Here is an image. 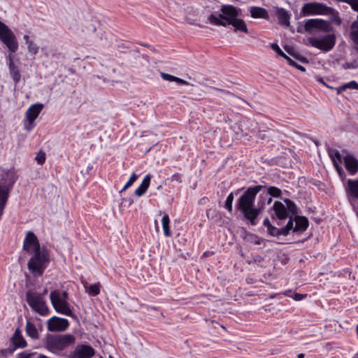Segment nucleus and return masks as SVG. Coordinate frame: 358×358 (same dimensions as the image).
<instances>
[{"mask_svg":"<svg viewBox=\"0 0 358 358\" xmlns=\"http://www.w3.org/2000/svg\"><path fill=\"white\" fill-rule=\"evenodd\" d=\"M303 29L308 34L319 32L308 38V43L312 47L327 52L335 46L336 36L332 32L334 28L329 22L319 18L305 20Z\"/></svg>","mask_w":358,"mask_h":358,"instance_id":"f257e3e1","label":"nucleus"},{"mask_svg":"<svg viewBox=\"0 0 358 358\" xmlns=\"http://www.w3.org/2000/svg\"><path fill=\"white\" fill-rule=\"evenodd\" d=\"M262 185L250 186L243 193L237 201L236 207L252 225H256V219L260 209L255 208V200L257 194L263 189Z\"/></svg>","mask_w":358,"mask_h":358,"instance_id":"f03ea898","label":"nucleus"},{"mask_svg":"<svg viewBox=\"0 0 358 358\" xmlns=\"http://www.w3.org/2000/svg\"><path fill=\"white\" fill-rule=\"evenodd\" d=\"M311 15H332V22L337 25L341 24V19L338 16V12L334 8L329 7L324 3L318 2H309L304 3L300 11L301 17Z\"/></svg>","mask_w":358,"mask_h":358,"instance_id":"7ed1b4c3","label":"nucleus"},{"mask_svg":"<svg viewBox=\"0 0 358 358\" xmlns=\"http://www.w3.org/2000/svg\"><path fill=\"white\" fill-rule=\"evenodd\" d=\"M76 338L69 334H50L45 336V343L46 348L51 352L57 353L61 352L68 347L73 345Z\"/></svg>","mask_w":358,"mask_h":358,"instance_id":"20e7f679","label":"nucleus"},{"mask_svg":"<svg viewBox=\"0 0 358 358\" xmlns=\"http://www.w3.org/2000/svg\"><path fill=\"white\" fill-rule=\"evenodd\" d=\"M49 262V253L45 248H43L34 252V255L27 264L28 269L34 276H41Z\"/></svg>","mask_w":358,"mask_h":358,"instance_id":"39448f33","label":"nucleus"},{"mask_svg":"<svg viewBox=\"0 0 358 358\" xmlns=\"http://www.w3.org/2000/svg\"><path fill=\"white\" fill-rule=\"evenodd\" d=\"M271 214L272 219H276L279 222L289 218L288 221L292 220V217L297 214V207L296 204L289 199H285L284 203L275 201L273 206Z\"/></svg>","mask_w":358,"mask_h":358,"instance_id":"423d86ee","label":"nucleus"},{"mask_svg":"<svg viewBox=\"0 0 358 358\" xmlns=\"http://www.w3.org/2000/svg\"><path fill=\"white\" fill-rule=\"evenodd\" d=\"M220 11L221 13L218 15L212 13L208 16V21L210 24L227 27V22L232 21L239 15L240 9L232 5H222Z\"/></svg>","mask_w":358,"mask_h":358,"instance_id":"0eeeda50","label":"nucleus"},{"mask_svg":"<svg viewBox=\"0 0 358 358\" xmlns=\"http://www.w3.org/2000/svg\"><path fill=\"white\" fill-rule=\"evenodd\" d=\"M50 298L53 308L57 313L67 316L73 315V312L66 301L68 298L66 291L53 290L50 292Z\"/></svg>","mask_w":358,"mask_h":358,"instance_id":"6e6552de","label":"nucleus"},{"mask_svg":"<svg viewBox=\"0 0 358 358\" xmlns=\"http://www.w3.org/2000/svg\"><path fill=\"white\" fill-rule=\"evenodd\" d=\"M46 293L47 290L45 289L43 294L27 292L26 294L27 301L29 306L34 311L43 316L48 315L50 312L49 308L43 299V295Z\"/></svg>","mask_w":358,"mask_h":358,"instance_id":"1a4fd4ad","label":"nucleus"},{"mask_svg":"<svg viewBox=\"0 0 358 358\" xmlns=\"http://www.w3.org/2000/svg\"><path fill=\"white\" fill-rule=\"evenodd\" d=\"M0 41L8 50L15 53L18 49V43L15 35L11 29L3 22L0 21Z\"/></svg>","mask_w":358,"mask_h":358,"instance_id":"9d476101","label":"nucleus"},{"mask_svg":"<svg viewBox=\"0 0 358 358\" xmlns=\"http://www.w3.org/2000/svg\"><path fill=\"white\" fill-rule=\"evenodd\" d=\"M44 105L43 103H36L31 105L27 110L24 120V127L26 131H30L34 128V121L39 115Z\"/></svg>","mask_w":358,"mask_h":358,"instance_id":"9b49d317","label":"nucleus"},{"mask_svg":"<svg viewBox=\"0 0 358 358\" xmlns=\"http://www.w3.org/2000/svg\"><path fill=\"white\" fill-rule=\"evenodd\" d=\"M95 355V350L88 344H78L70 352L68 358H92Z\"/></svg>","mask_w":358,"mask_h":358,"instance_id":"f8f14e48","label":"nucleus"},{"mask_svg":"<svg viewBox=\"0 0 358 358\" xmlns=\"http://www.w3.org/2000/svg\"><path fill=\"white\" fill-rule=\"evenodd\" d=\"M69 326V320L66 318H61L53 316L47 322V328L49 331H64Z\"/></svg>","mask_w":358,"mask_h":358,"instance_id":"ddd939ff","label":"nucleus"},{"mask_svg":"<svg viewBox=\"0 0 358 358\" xmlns=\"http://www.w3.org/2000/svg\"><path fill=\"white\" fill-rule=\"evenodd\" d=\"M39 241L31 231L27 232L25 238L23 241V250L27 252H35L41 250Z\"/></svg>","mask_w":358,"mask_h":358,"instance_id":"4468645a","label":"nucleus"},{"mask_svg":"<svg viewBox=\"0 0 358 358\" xmlns=\"http://www.w3.org/2000/svg\"><path fill=\"white\" fill-rule=\"evenodd\" d=\"M338 1L344 2L350 5L351 8L358 12V0H337ZM350 37L353 42L357 45L358 50V14L357 20L354 21L351 25Z\"/></svg>","mask_w":358,"mask_h":358,"instance_id":"2eb2a0df","label":"nucleus"},{"mask_svg":"<svg viewBox=\"0 0 358 358\" xmlns=\"http://www.w3.org/2000/svg\"><path fill=\"white\" fill-rule=\"evenodd\" d=\"M293 228L291 229L293 233L301 234L305 231L309 224L308 219L304 216H299L295 214L293 217Z\"/></svg>","mask_w":358,"mask_h":358,"instance_id":"dca6fc26","label":"nucleus"},{"mask_svg":"<svg viewBox=\"0 0 358 358\" xmlns=\"http://www.w3.org/2000/svg\"><path fill=\"white\" fill-rule=\"evenodd\" d=\"M329 154V157H331L333 162L334 166H335L337 173H338L341 178H343L345 176V171L341 166L343 158L342 157L339 151L337 150H330Z\"/></svg>","mask_w":358,"mask_h":358,"instance_id":"f3484780","label":"nucleus"},{"mask_svg":"<svg viewBox=\"0 0 358 358\" xmlns=\"http://www.w3.org/2000/svg\"><path fill=\"white\" fill-rule=\"evenodd\" d=\"M293 228V220L288 221L286 226L278 229L272 224H269L267 229L268 233L272 236H287Z\"/></svg>","mask_w":358,"mask_h":358,"instance_id":"a211bd4d","label":"nucleus"},{"mask_svg":"<svg viewBox=\"0 0 358 358\" xmlns=\"http://www.w3.org/2000/svg\"><path fill=\"white\" fill-rule=\"evenodd\" d=\"M345 169L351 175H355L358 171V160L352 155L347 154L343 157Z\"/></svg>","mask_w":358,"mask_h":358,"instance_id":"6ab92c4d","label":"nucleus"},{"mask_svg":"<svg viewBox=\"0 0 358 358\" xmlns=\"http://www.w3.org/2000/svg\"><path fill=\"white\" fill-rule=\"evenodd\" d=\"M345 192L350 199H358V180L349 179L345 185Z\"/></svg>","mask_w":358,"mask_h":358,"instance_id":"aec40b11","label":"nucleus"},{"mask_svg":"<svg viewBox=\"0 0 358 358\" xmlns=\"http://www.w3.org/2000/svg\"><path fill=\"white\" fill-rule=\"evenodd\" d=\"M11 342L14 345V348H24L27 347V343L25 339L22 336L21 331L17 329L11 338Z\"/></svg>","mask_w":358,"mask_h":358,"instance_id":"412c9836","label":"nucleus"},{"mask_svg":"<svg viewBox=\"0 0 358 358\" xmlns=\"http://www.w3.org/2000/svg\"><path fill=\"white\" fill-rule=\"evenodd\" d=\"M275 14L278 17L279 24L285 27H289L290 24V15L288 11L282 8H277Z\"/></svg>","mask_w":358,"mask_h":358,"instance_id":"4be33fe9","label":"nucleus"},{"mask_svg":"<svg viewBox=\"0 0 358 358\" xmlns=\"http://www.w3.org/2000/svg\"><path fill=\"white\" fill-rule=\"evenodd\" d=\"M152 176L151 174H147L144 178L143 179L141 183L139 186L136 189L134 194L137 196H142L148 190L151 180Z\"/></svg>","mask_w":358,"mask_h":358,"instance_id":"5701e85b","label":"nucleus"},{"mask_svg":"<svg viewBox=\"0 0 358 358\" xmlns=\"http://www.w3.org/2000/svg\"><path fill=\"white\" fill-rule=\"evenodd\" d=\"M250 15L253 18H262L268 19V11L261 7L252 6L250 8Z\"/></svg>","mask_w":358,"mask_h":358,"instance_id":"b1692460","label":"nucleus"},{"mask_svg":"<svg viewBox=\"0 0 358 358\" xmlns=\"http://www.w3.org/2000/svg\"><path fill=\"white\" fill-rule=\"evenodd\" d=\"M227 26L232 25L234 27L235 31H240L245 34H248V32L245 21L242 19L238 18V17L232 21L227 22Z\"/></svg>","mask_w":358,"mask_h":358,"instance_id":"393cba45","label":"nucleus"},{"mask_svg":"<svg viewBox=\"0 0 358 358\" xmlns=\"http://www.w3.org/2000/svg\"><path fill=\"white\" fill-rule=\"evenodd\" d=\"M25 331L31 338L34 340H37L39 338V333L38 329H36L35 324L32 323L30 320H27L26 322Z\"/></svg>","mask_w":358,"mask_h":358,"instance_id":"a878e982","label":"nucleus"},{"mask_svg":"<svg viewBox=\"0 0 358 358\" xmlns=\"http://www.w3.org/2000/svg\"><path fill=\"white\" fill-rule=\"evenodd\" d=\"M8 69L10 74L15 83H17L20 80V73L17 66H15L10 57H9Z\"/></svg>","mask_w":358,"mask_h":358,"instance_id":"bb28decb","label":"nucleus"},{"mask_svg":"<svg viewBox=\"0 0 358 358\" xmlns=\"http://www.w3.org/2000/svg\"><path fill=\"white\" fill-rule=\"evenodd\" d=\"M161 77L164 80H168L170 82H176L179 85H189V83L187 81H186L183 79H181L180 78H178L176 76H172L171 74H169V73H161Z\"/></svg>","mask_w":358,"mask_h":358,"instance_id":"cd10ccee","label":"nucleus"},{"mask_svg":"<svg viewBox=\"0 0 358 358\" xmlns=\"http://www.w3.org/2000/svg\"><path fill=\"white\" fill-rule=\"evenodd\" d=\"M162 225L163 228L164 234L166 237L171 236L170 229V218L168 214H164L162 218Z\"/></svg>","mask_w":358,"mask_h":358,"instance_id":"c85d7f7f","label":"nucleus"},{"mask_svg":"<svg viewBox=\"0 0 358 358\" xmlns=\"http://www.w3.org/2000/svg\"><path fill=\"white\" fill-rule=\"evenodd\" d=\"M346 90H358V83L355 80L350 81L336 88L337 94H341Z\"/></svg>","mask_w":358,"mask_h":358,"instance_id":"c756f323","label":"nucleus"},{"mask_svg":"<svg viewBox=\"0 0 358 358\" xmlns=\"http://www.w3.org/2000/svg\"><path fill=\"white\" fill-rule=\"evenodd\" d=\"M241 189H238L236 192H231L227 197L224 208L227 210L228 212L231 213L233 210V201L234 199V196L237 195L238 192Z\"/></svg>","mask_w":358,"mask_h":358,"instance_id":"7c9ffc66","label":"nucleus"},{"mask_svg":"<svg viewBox=\"0 0 358 358\" xmlns=\"http://www.w3.org/2000/svg\"><path fill=\"white\" fill-rule=\"evenodd\" d=\"M260 201L259 202V209L266 204H270L272 202V196L266 192H262L259 196Z\"/></svg>","mask_w":358,"mask_h":358,"instance_id":"2f4dec72","label":"nucleus"},{"mask_svg":"<svg viewBox=\"0 0 358 358\" xmlns=\"http://www.w3.org/2000/svg\"><path fill=\"white\" fill-rule=\"evenodd\" d=\"M86 292L92 296H97L100 293V287L98 284H92L85 286Z\"/></svg>","mask_w":358,"mask_h":358,"instance_id":"473e14b6","label":"nucleus"},{"mask_svg":"<svg viewBox=\"0 0 358 358\" xmlns=\"http://www.w3.org/2000/svg\"><path fill=\"white\" fill-rule=\"evenodd\" d=\"M266 192L273 197H279L282 193L281 189L275 186L268 187Z\"/></svg>","mask_w":358,"mask_h":358,"instance_id":"72a5a7b5","label":"nucleus"},{"mask_svg":"<svg viewBox=\"0 0 358 358\" xmlns=\"http://www.w3.org/2000/svg\"><path fill=\"white\" fill-rule=\"evenodd\" d=\"M343 69H358V60L354 59L351 62H348L342 64Z\"/></svg>","mask_w":358,"mask_h":358,"instance_id":"f704fd0d","label":"nucleus"},{"mask_svg":"<svg viewBox=\"0 0 358 358\" xmlns=\"http://www.w3.org/2000/svg\"><path fill=\"white\" fill-rule=\"evenodd\" d=\"M271 48L276 52L279 55L284 57L287 61H289L290 58L286 55L280 49L279 45L277 43H272L271 44Z\"/></svg>","mask_w":358,"mask_h":358,"instance_id":"c9c22d12","label":"nucleus"},{"mask_svg":"<svg viewBox=\"0 0 358 358\" xmlns=\"http://www.w3.org/2000/svg\"><path fill=\"white\" fill-rule=\"evenodd\" d=\"M27 50L29 53L32 55H36L38 51V45L32 41L29 44H27Z\"/></svg>","mask_w":358,"mask_h":358,"instance_id":"e433bc0d","label":"nucleus"},{"mask_svg":"<svg viewBox=\"0 0 358 358\" xmlns=\"http://www.w3.org/2000/svg\"><path fill=\"white\" fill-rule=\"evenodd\" d=\"M36 352H29L24 351L17 354V358H36Z\"/></svg>","mask_w":358,"mask_h":358,"instance_id":"4c0bfd02","label":"nucleus"},{"mask_svg":"<svg viewBox=\"0 0 358 358\" xmlns=\"http://www.w3.org/2000/svg\"><path fill=\"white\" fill-rule=\"evenodd\" d=\"M138 177V175H136L135 173H133L131 175L128 181L125 183L124 189H128L129 187H130L134 184V182L137 180Z\"/></svg>","mask_w":358,"mask_h":358,"instance_id":"58836bf2","label":"nucleus"},{"mask_svg":"<svg viewBox=\"0 0 358 358\" xmlns=\"http://www.w3.org/2000/svg\"><path fill=\"white\" fill-rule=\"evenodd\" d=\"M36 161L38 164L43 165L45 162V154L43 152H39L36 157Z\"/></svg>","mask_w":358,"mask_h":358,"instance_id":"ea45409f","label":"nucleus"},{"mask_svg":"<svg viewBox=\"0 0 358 358\" xmlns=\"http://www.w3.org/2000/svg\"><path fill=\"white\" fill-rule=\"evenodd\" d=\"M15 349L14 348H7L1 349L0 350V355L2 357H7L8 355H12Z\"/></svg>","mask_w":358,"mask_h":358,"instance_id":"a19ab883","label":"nucleus"},{"mask_svg":"<svg viewBox=\"0 0 358 358\" xmlns=\"http://www.w3.org/2000/svg\"><path fill=\"white\" fill-rule=\"evenodd\" d=\"M287 62L289 63V65L294 66L295 68H296L297 69H299V71H301L302 72L306 71V69L303 66L297 64L296 62L295 61L292 60L291 58H290L289 61H287Z\"/></svg>","mask_w":358,"mask_h":358,"instance_id":"79ce46f5","label":"nucleus"},{"mask_svg":"<svg viewBox=\"0 0 358 358\" xmlns=\"http://www.w3.org/2000/svg\"><path fill=\"white\" fill-rule=\"evenodd\" d=\"M250 237H251V239H250L251 242L255 245H260L264 241L263 238H261L255 235H251Z\"/></svg>","mask_w":358,"mask_h":358,"instance_id":"37998d69","label":"nucleus"},{"mask_svg":"<svg viewBox=\"0 0 358 358\" xmlns=\"http://www.w3.org/2000/svg\"><path fill=\"white\" fill-rule=\"evenodd\" d=\"M171 180L176 181L178 182H182V175L179 173H176L171 176Z\"/></svg>","mask_w":358,"mask_h":358,"instance_id":"c03bdc74","label":"nucleus"},{"mask_svg":"<svg viewBox=\"0 0 358 358\" xmlns=\"http://www.w3.org/2000/svg\"><path fill=\"white\" fill-rule=\"evenodd\" d=\"M293 299L295 300V301H301L303 299H304V295L301 294H299V293H296L294 294V296H293Z\"/></svg>","mask_w":358,"mask_h":358,"instance_id":"a18cd8bd","label":"nucleus"},{"mask_svg":"<svg viewBox=\"0 0 358 358\" xmlns=\"http://www.w3.org/2000/svg\"><path fill=\"white\" fill-rule=\"evenodd\" d=\"M92 169L93 165L92 164H89L86 168V173L90 174Z\"/></svg>","mask_w":358,"mask_h":358,"instance_id":"49530a36","label":"nucleus"},{"mask_svg":"<svg viewBox=\"0 0 358 358\" xmlns=\"http://www.w3.org/2000/svg\"><path fill=\"white\" fill-rule=\"evenodd\" d=\"M263 224L265 227H266L267 229L268 228V226L269 224H271L268 218H266L264 219V222H263Z\"/></svg>","mask_w":358,"mask_h":358,"instance_id":"de8ad7c7","label":"nucleus"},{"mask_svg":"<svg viewBox=\"0 0 358 358\" xmlns=\"http://www.w3.org/2000/svg\"><path fill=\"white\" fill-rule=\"evenodd\" d=\"M23 38H24V40L25 41V43H26V44H27H27H29L30 42H31V41H32L29 40V36H28V35H24V36H23Z\"/></svg>","mask_w":358,"mask_h":358,"instance_id":"09e8293b","label":"nucleus"},{"mask_svg":"<svg viewBox=\"0 0 358 358\" xmlns=\"http://www.w3.org/2000/svg\"><path fill=\"white\" fill-rule=\"evenodd\" d=\"M305 355L303 353H300L297 355V358H304Z\"/></svg>","mask_w":358,"mask_h":358,"instance_id":"8fccbe9b","label":"nucleus"},{"mask_svg":"<svg viewBox=\"0 0 358 358\" xmlns=\"http://www.w3.org/2000/svg\"><path fill=\"white\" fill-rule=\"evenodd\" d=\"M127 189H124V186L123 187V188L120 191V193H122L124 191H125Z\"/></svg>","mask_w":358,"mask_h":358,"instance_id":"3c124183","label":"nucleus"},{"mask_svg":"<svg viewBox=\"0 0 358 358\" xmlns=\"http://www.w3.org/2000/svg\"><path fill=\"white\" fill-rule=\"evenodd\" d=\"M356 333H357V338H358V324H357V326L356 327Z\"/></svg>","mask_w":358,"mask_h":358,"instance_id":"603ef678","label":"nucleus"},{"mask_svg":"<svg viewBox=\"0 0 358 358\" xmlns=\"http://www.w3.org/2000/svg\"><path fill=\"white\" fill-rule=\"evenodd\" d=\"M300 60L302 62H307L306 59L304 57H302Z\"/></svg>","mask_w":358,"mask_h":358,"instance_id":"864d4df0","label":"nucleus"},{"mask_svg":"<svg viewBox=\"0 0 358 358\" xmlns=\"http://www.w3.org/2000/svg\"><path fill=\"white\" fill-rule=\"evenodd\" d=\"M298 32H302L301 28L299 27Z\"/></svg>","mask_w":358,"mask_h":358,"instance_id":"5fc2aeb1","label":"nucleus"},{"mask_svg":"<svg viewBox=\"0 0 358 358\" xmlns=\"http://www.w3.org/2000/svg\"><path fill=\"white\" fill-rule=\"evenodd\" d=\"M318 80L324 83L322 78H320Z\"/></svg>","mask_w":358,"mask_h":358,"instance_id":"6e6d98bb","label":"nucleus"},{"mask_svg":"<svg viewBox=\"0 0 358 358\" xmlns=\"http://www.w3.org/2000/svg\"><path fill=\"white\" fill-rule=\"evenodd\" d=\"M155 224H156V225L157 224V220H155Z\"/></svg>","mask_w":358,"mask_h":358,"instance_id":"4d7b16f0","label":"nucleus"},{"mask_svg":"<svg viewBox=\"0 0 358 358\" xmlns=\"http://www.w3.org/2000/svg\"><path fill=\"white\" fill-rule=\"evenodd\" d=\"M132 202H133V201H132V200H130V201H129V203H130V204H131V203H132Z\"/></svg>","mask_w":358,"mask_h":358,"instance_id":"13d9d810","label":"nucleus"},{"mask_svg":"<svg viewBox=\"0 0 358 358\" xmlns=\"http://www.w3.org/2000/svg\"><path fill=\"white\" fill-rule=\"evenodd\" d=\"M109 358H114L113 356L110 355Z\"/></svg>","mask_w":358,"mask_h":358,"instance_id":"bf43d9fd","label":"nucleus"},{"mask_svg":"<svg viewBox=\"0 0 358 358\" xmlns=\"http://www.w3.org/2000/svg\"><path fill=\"white\" fill-rule=\"evenodd\" d=\"M353 358H358V357H356V356H355Z\"/></svg>","mask_w":358,"mask_h":358,"instance_id":"052dcab7","label":"nucleus"},{"mask_svg":"<svg viewBox=\"0 0 358 358\" xmlns=\"http://www.w3.org/2000/svg\"><path fill=\"white\" fill-rule=\"evenodd\" d=\"M102 358V357H101Z\"/></svg>","mask_w":358,"mask_h":358,"instance_id":"680f3d73","label":"nucleus"}]
</instances>
